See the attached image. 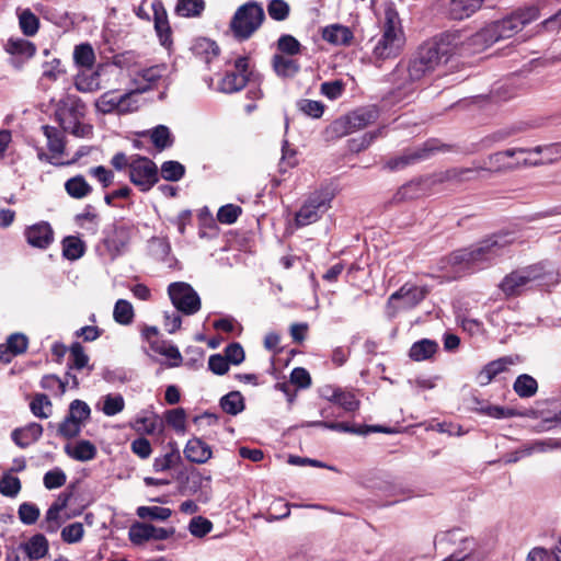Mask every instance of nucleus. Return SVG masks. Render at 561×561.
I'll return each instance as SVG.
<instances>
[{
  "label": "nucleus",
  "mask_w": 561,
  "mask_h": 561,
  "mask_svg": "<svg viewBox=\"0 0 561 561\" xmlns=\"http://www.w3.org/2000/svg\"><path fill=\"white\" fill-rule=\"evenodd\" d=\"M459 32H445L433 42L419 47L408 64H399L392 72V81L399 89L409 90L412 85L446 65L460 49Z\"/></svg>",
  "instance_id": "obj_1"
},
{
  "label": "nucleus",
  "mask_w": 561,
  "mask_h": 561,
  "mask_svg": "<svg viewBox=\"0 0 561 561\" xmlns=\"http://www.w3.org/2000/svg\"><path fill=\"white\" fill-rule=\"evenodd\" d=\"M511 232L494 233L480 242L453 252L448 259L455 273H466L484 267L504 255L515 242Z\"/></svg>",
  "instance_id": "obj_2"
},
{
  "label": "nucleus",
  "mask_w": 561,
  "mask_h": 561,
  "mask_svg": "<svg viewBox=\"0 0 561 561\" xmlns=\"http://www.w3.org/2000/svg\"><path fill=\"white\" fill-rule=\"evenodd\" d=\"M54 106L55 116L65 131L78 138L91 137L93 128L83 122L87 107L80 98L67 93Z\"/></svg>",
  "instance_id": "obj_3"
},
{
  "label": "nucleus",
  "mask_w": 561,
  "mask_h": 561,
  "mask_svg": "<svg viewBox=\"0 0 561 561\" xmlns=\"http://www.w3.org/2000/svg\"><path fill=\"white\" fill-rule=\"evenodd\" d=\"M404 45V35L399 13L392 3H388L383 11L382 35L374 47V56L378 59H388L398 56Z\"/></svg>",
  "instance_id": "obj_4"
},
{
  "label": "nucleus",
  "mask_w": 561,
  "mask_h": 561,
  "mask_svg": "<svg viewBox=\"0 0 561 561\" xmlns=\"http://www.w3.org/2000/svg\"><path fill=\"white\" fill-rule=\"evenodd\" d=\"M538 18L539 9L537 7L530 5L517 9L504 19L490 23V26L494 31L495 37L499 42L501 39L514 36L526 25L536 21Z\"/></svg>",
  "instance_id": "obj_5"
},
{
  "label": "nucleus",
  "mask_w": 561,
  "mask_h": 561,
  "mask_svg": "<svg viewBox=\"0 0 561 561\" xmlns=\"http://www.w3.org/2000/svg\"><path fill=\"white\" fill-rule=\"evenodd\" d=\"M332 194L329 191L312 193L296 213V224L299 227L317 222L331 207Z\"/></svg>",
  "instance_id": "obj_6"
},
{
  "label": "nucleus",
  "mask_w": 561,
  "mask_h": 561,
  "mask_svg": "<svg viewBox=\"0 0 561 561\" xmlns=\"http://www.w3.org/2000/svg\"><path fill=\"white\" fill-rule=\"evenodd\" d=\"M542 275L540 265L525 266L506 275L500 287L506 296H517L529 288L534 282L540 279Z\"/></svg>",
  "instance_id": "obj_7"
},
{
  "label": "nucleus",
  "mask_w": 561,
  "mask_h": 561,
  "mask_svg": "<svg viewBox=\"0 0 561 561\" xmlns=\"http://www.w3.org/2000/svg\"><path fill=\"white\" fill-rule=\"evenodd\" d=\"M168 294L178 311L184 314H194L201 309V299L194 288L184 282L169 285Z\"/></svg>",
  "instance_id": "obj_8"
},
{
  "label": "nucleus",
  "mask_w": 561,
  "mask_h": 561,
  "mask_svg": "<svg viewBox=\"0 0 561 561\" xmlns=\"http://www.w3.org/2000/svg\"><path fill=\"white\" fill-rule=\"evenodd\" d=\"M129 180L142 192L149 191L159 180L157 165L146 157L136 156L129 163Z\"/></svg>",
  "instance_id": "obj_9"
},
{
  "label": "nucleus",
  "mask_w": 561,
  "mask_h": 561,
  "mask_svg": "<svg viewBox=\"0 0 561 561\" xmlns=\"http://www.w3.org/2000/svg\"><path fill=\"white\" fill-rule=\"evenodd\" d=\"M426 296L423 287L415 285H403L399 290L393 293L387 302L389 316L394 317L400 309H410L419 305Z\"/></svg>",
  "instance_id": "obj_10"
},
{
  "label": "nucleus",
  "mask_w": 561,
  "mask_h": 561,
  "mask_svg": "<svg viewBox=\"0 0 561 561\" xmlns=\"http://www.w3.org/2000/svg\"><path fill=\"white\" fill-rule=\"evenodd\" d=\"M526 153V148H511L503 151H497L488 157V165H480L482 171L488 170L492 172H504L513 170L523 164V158Z\"/></svg>",
  "instance_id": "obj_11"
},
{
  "label": "nucleus",
  "mask_w": 561,
  "mask_h": 561,
  "mask_svg": "<svg viewBox=\"0 0 561 561\" xmlns=\"http://www.w3.org/2000/svg\"><path fill=\"white\" fill-rule=\"evenodd\" d=\"M458 32L462 35L460 31ZM461 41L462 44L457 54H461L463 51L479 53L497 42L494 31L491 28L490 24L485 25L483 28L467 38L461 36Z\"/></svg>",
  "instance_id": "obj_12"
},
{
  "label": "nucleus",
  "mask_w": 561,
  "mask_h": 561,
  "mask_svg": "<svg viewBox=\"0 0 561 561\" xmlns=\"http://www.w3.org/2000/svg\"><path fill=\"white\" fill-rule=\"evenodd\" d=\"M525 154L528 156L523 158L525 167L552 163L561 158V145L553 144L537 146L530 149L526 148Z\"/></svg>",
  "instance_id": "obj_13"
},
{
  "label": "nucleus",
  "mask_w": 561,
  "mask_h": 561,
  "mask_svg": "<svg viewBox=\"0 0 561 561\" xmlns=\"http://www.w3.org/2000/svg\"><path fill=\"white\" fill-rule=\"evenodd\" d=\"M318 425H323L324 427L344 433H352L358 435H367L369 433H385V434H393L399 433L400 428L397 426H385V425H367L366 423H317Z\"/></svg>",
  "instance_id": "obj_14"
},
{
  "label": "nucleus",
  "mask_w": 561,
  "mask_h": 561,
  "mask_svg": "<svg viewBox=\"0 0 561 561\" xmlns=\"http://www.w3.org/2000/svg\"><path fill=\"white\" fill-rule=\"evenodd\" d=\"M459 533L460 529H453L439 536V545H455L456 542H459L461 546L458 551H455L443 561H463L473 551V540L463 536H458Z\"/></svg>",
  "instance_id": "obj_15"
},
{
  "label": "nucleus",
  "mask_w": 561,
  "mask_h": 561,
  "mask_svg": "<svg viewBox=\"0 0 561 561\" xmlns=\"http://www.w3.org/2000/svg\"><path fill=\"white\" fill-rule=\"evenodd\" d=\"M27 243L33 248L47 249L54 241V231L46 221L27 227L24 231Z\"/></svg>",
  "instance_id": "obj_16"
},
{
  "label": "nucleus",
  "mask_w": 561,
  "mask_h": 561,
  "mask_svg": "<svg viewBox=\"0 0 561 561\" xmlns=\"http://www.w3.org/2000/svg\"><path fill=\"white\" fill-rule=\"evenodd\" d=\"M436 148L432 147L430 144H425L423 147L409 149L402 154L391 158L387 161L386 167L390 170H401L407 165L413 164L421 160H424L430 157L431 152H433Z\"/></svg>",
  "instance_id": "obj_17"
},
{
  "label": "nucleus",
  "mask_w": 561,
  "mask_h": 561,
  "mask_svg": "<svg viewBox=\"0 0 561 561\" xmlns=\"http://www.w3.org/2000/svg\"><path fill=\"white\" fill-rule=\"evenodd\" d=\"M165 71L167 67L164 65H157L138 70L133 77L134 88L140 93L147 92L158 83Z\"/></svg>",
  "instance_id": "obj_18"
},
{
  "label": "nucleus",
  "mask_w": 561,
  "mask_h": 561,
  "mask_svg": "<svg viewBox=\"0 0 561 561\" xmlns=\"http://www.w3.org/2000/svg\"><path fill=\"white\" fill-rule=\"evenodd\" d=\"M323 41L334 46H350L354 39V34L348 26L335 23L322 28Z\"/></svg>",
  "instance_id": "obj_19"
},
{
  "label": "nucleus",
  "mask_w": 561,
  "mask_h": 561,
  "mask_svg": "<svg viewBox=\"0 0 561 561\" xmlns=\"http://www.w3.org/2000/svg\"><path fill=\"white\" fill-rule=\"evenodd\" d=\"M512 356H504L486 364L477 375V381L481 386L489 385L497 375L505 371L508 366L514 365Z\"/></svg>",
  "instance_id": "obj_20"
},
{
  "label": "nucleus",
  "mask_w": 561,
  "mask_h": 561,
  "mask_svg": "<svg viewBox=\"0 0 561 561\" xmlns=\"http://www.w3.org/2000/svg\"><path fill=\"white\" fill-rule=\"evenodd\" d=\"M43 434L41 423H27L25 426L15 428L12 434V440L20 447L26 448L37 442Z\"/></svg>",
  "instance_id": "obj_21"
},
{
  "label": "nucleus",
  "mask_w": 561,
  "mask_h": 561,
  "mask_svg": "<svg viewBox=\"0 0 561 561\" xmlns=\"http://www.w3.org/2000/svg\"><path fill=\"white\" fill-rule=\"evenodd\" d=\"M20 548L30 560H39L48 553L49 542L43 534H35L28 540L22 542Z\"/></svg>",
  "instance_id": "obj_22"
},
{
  "label": "nucleus",
  "mask_w": 561,
  "mask_h": 561,
  "mask_svg": "<svg viewBox=\"0 0 561 561\" xmlns=\"http://www.w3.org/2000/svg\"><path fill=\"white\" fill-rule=\"evenodd\" d=\"M184 456L191 462L204 463L211 457V449L202 439L192 438L185 445Z\"/></svg>",
  "instance_id": "obj_23"
},
{
  "label": "nucleus",
  "mask_w": 561,
  "mask_h": 561,
  "mask_svg": "<svg viewBox=\"0 0 561 561\" xmlns=\"http://www.w3.org/2000/svg\"><path fill=\"white\" fill-rule=\"evenodd\" d=\"M239 73H228L220 82V89L225 93H233L245 87V59L239 58L236 61Z\"/></svg>",
  "instance_id": "obj_24"
},
{
  "label": "nucleus",
  "mask_w": 561,
  "mask_h": 561,
  "mask_svg": "<svg viewBox=\"0 0 561 561\" xmlns=\"http://www.w3.org/2000/svg\"><path fill=\"white\" fill-rule=\"evenodd\" d=\"M484 0H449L448 14L454 20H463L479 10Z\"/></svg>",
  "instance_id": "obj_25"
},
{
  "label": "nucleus",
  "mask_w": 561,
  "mask_h": 561,
  "mask_svg": "<svg viewBox=\"0 0 561 561\" xmlns=\"http://www.w3.org/2000/svg\"><path fill=\"white\" fill-rule=\"evenodd\" d=\"M27 347V339L25 335L15 333L8 337L7 343L0 345V359L10 360V355L23 353Z\"/></svg>",
  "instance_id": "obj_26"
},
{
  "label": "nucleus",
  "mask_w": 561,
  "mask_h": 561,
  "mask_svg": "<svg viewBox=\"0 0 561 561\" xmlns=\"http://www.w3.org/2000/svg\"><path fill=\"white\" fill-rule=\"evenodd\" d=\"M225 36L232 37L238 42L245 39V3L241 4L234 12Z\"/></svg>",
  "instance_id": "obj_27"
},
{
  "label": "nucleus",
  "mask_w": 561,
  "mask_h": 561,
  "mask_svg": "<svg viewBox=\"0 0 561 561\" xmlns=\"http://www.w3.org/2000/svg\"><path fill=\"white\" fill-rule=\"evenodd\" d=\"M88 70L84 69L78 72L73 81L76 89L82 93L95 92L101 88L99 72Z\"/></svg>",
  "instance_id": "obj_28"
},
{
  "label": "nucleus",
  "mask_w": 561,
  "mask_h": 561,
  "mask_svg": "<svg viewBox=\"0 0 561 561\" xmlns=\"http://www.w3.org/2000/svg\"><path fill=\"white\" fill-rule=\"evenodd\" d=\"M154 10V28L163 46L171 44V28L168 21L165 10L161 4H153Z\"/></svg>",
  "instance_id": "obj_29"
},
{
  "label": "nucleus",
  "mask_w": 561,
  "mask_h": 561,
  "mask_svg": "<svg viewBox=\"0 0 561 561\" xmlns=\"http://www.w3.org/2000/svg\"><path fill=\"white\" fill-rule=\"evenodd\" d=\"M130 240V228L126 225H117L114 227L113 233L107 238V247L111 251L119 254Z\"/></svg>",
  "instance_id": "obj_30"
},
{
  "label": "nucleus",
  "mask_w": 561,
  "mask_h": 561,
  "mask_svg": "<svg viewBox=\"0 0 561 561\" xmlns=\"http://www.w3.org/2000/svg\"><path fill=\"white\" fill-rule=\"evenodd\" d=\"M4 50L10 55H19L28 59L35 55L36 46L27 39L11 37L7 41Z\"/></svg>",
  "instance_id": "obj_31"
},
{
  "label": "nucleus",
  "mask_w": 561,
  "mask_h": 561,
  "mask_svg": "<svg viewBox=\"0 0 561 561\" xmlns=\"http://www.w3.org/2000/svg\"><path fill=\"white\" fill-rule=\"evenodd\" d=\"M438 350V344L430 339H423L412 344L409 355L413 360L421 362L431 358Z\"/></svg>",
  "instance_id": "obj_32"
},
{
  "label": "nucleus",
  "mask_w": 561,
  "mask_h": 561,
  "mask_svg": "<svg viewBox=\"0 0 561 561\" xmlns=\"http://www.w3.org/2000/svg\"><path fill=\"white\" fill-rule=\"evenodd\" d=\"M513 390L519 398L528 399L537 393L538 382L533 376L522 374L515 379Z\"/></svg>",
  "instance_id": "obj_33"
},
{
  "label": "nucleus",
  "mask_w": 561,
  "mask_h": 561,
  "mask_svg": "<svg viewBox=\"0 0 561 561\" xmlns=\"http://www.w3.org/2000/svg\"><path fill=\"white\" fill-rule=\"evenodd\" d=\"M193 51L196 56L203 58L206 62L211 61L219 55L217 43L210 38L202 37L195 41Z\"/></svg>",
  "instance_id": "obj_34"
},
{
  "label": "nucleus",
  "mask_w": 561,
  "mask_h": 561,
  "mask_svg": "<svg viewBox=\"0 0 561 561\" xmlns=\"http://www.w3.org/2000/svg\"><path fill=\"white\" fill-rule=\"evenodd\" d=\"M355 133L347 114L333 121L325 129V137L328 140L339 139Z\"/></svg>",
  "instance_id": "obj_35"
},
{
  "label": "nucleus",
  "mask_w": 561,
  "mask_h": 561,
  "mask_svg": "<svg viewBox=\"0 0 561 561\" xmlns=\"http://www.w3.org/2000/svg\"><path fill=\"white\" fill-rule=\"evenodd\" d=\"M482 171L479 167L474 168H453L447 170L443 176L442 181L462 183L466 181H471L478 178V173Z\"/></svg>",
  "instance_id": "obj_36"
},
{
  "label": "nucleus",
  "mask_w": 561,
  "mask_h": 561,
  "mask_svg": "<svg viewBox=\"0 0 561 561\" xmlns=\"http://www.w3.org/2000/svg\"><path fill=\"white\" fill-rule=\"evenodd\" d=\"M355 131L365 128L377 119V112L370 108H357L347 114Z\"/></svg>",
  "instance_id": "obj_37"
},
{
  "label": "nucleus",
  "mask_w": 561,
  "mask_h": 561,
  "mask_svg": "<svg viewBox=\"0 0 561 561\" xmlns=\"http://www.w3.org/2000/svg\"><path fill=\"white\" fill-rule=\"evenodd\" d=\"M65 190L71 197L81 199L91 193L92 187L82 175H77L67 180Z\"/></svg>",
  "instance_id": "obj_38"
},
{
  "label": "nucleus",
  "mask_w": 561,
  "mask_h": 561,
  "mask_svg": "<svg viewBox=\"0 0 561 561\" xmlns=\"http://www.w3.org/2000/svg\"><path fill=\"white\" fill-rule=\"evenodd\" d=\"M482 415L492 419H511V417H524L527 416L525 413H520L511 408H504L499 405H492L490 403H483L479 408Z\"/></svg>",
  "instance_id": "obj_39"
},
{
  "label": "nucleus",
  "mask_w": 561,
  "mask_h": 561,
  "mask_svg": "<svg viewBox=\"0 0 561 561\" xmlns=\"http://www.w3.org/2000/svg\"><path fill=\"white\" fill-rule=\"evenodd\" d=\"M73 60L78 67L91 69L95 62V54L90 44L77 45L73 49Z\"/></svg>",
  "instance_id": "obj_40"
},
{
  "label": "nucleus",
  "mask_w": 561,
  "mask_h": 561,
  "mask_svg": "<svg viewBox=\"0 0 561 561\" xmlns=\"http://www.w3.org/2000/svg\"><path fill=\"white\" fill-rule=\"evenodd\" d=\"M220 407L221 409L234 416L238 413H240L244 409V401L243 396L239 391H231L220 400Z\"/></svg>",
  "instance_id": "obj_41"
},
{
  "label": "nucleus",
  "mask_w": 561,
  "mask_h": 561,
  "mask_svg": "<svg viewBox=\"0 0 561 561\" xmlns=\"http://www.w3.org/2000/svg\"><path fill=\"white\" fill-rule=\"evenodd\" d=\"M68 455L78 461H89L96 457V447L89 440H80L72 450H67Z\"/></svg>",
  "instance_id": "obj_42"
},
{
  "label": "nucleus",
  "mask_w": 561,
  "mask_h": 561,
  "mask_svg": "<svg viewBox=\"0 0 561 561\" xmlns=\"http://www.w3.org/2000/svg\"><path fill=\"white\" fill-rule=\"evenodd\" d=\"M121 94L114 91H107L103 93L96 101L95 107L103 114L112 113L117 111L119 113Z\"/></svg>",
  "instance_id": "obj_43"
},
{
  "label": "nucleus",
  "mask_w": 561,
  "mask_h": 561,
  "mask_svg": "<svg viewBox=\"0 0 561 561\" xmlns=\"http://www.w3.org/2000/svg\"><path fill=\"white\" fill-rule=\"evenodd\" d=\"M204 9V0H178L175 12L184 18H194L201 15Z\"/></svg>",
  "instance_id": "obj_44"
},
{
  "label": "nucleus",
  "mask_w": 561,
  "mask_h": 561,
  "mask_svg": "<svg viewBox=\"0 0 561 561\" xmlns=\"http://www.w3.org/2000/svg\"><path fill=\"white\" fill-rule=\"evenodd\" d=\"M43 131L47 138L48 148L53 153V158L61 156L65 150V141L60 133L56 128L50 126H44Z\"/></svg>",
  "instance_id": "obj_45"
},
{
  "label": "nucleus",
  "mask_w": 561,
  "mask_h": 561,
  "mask_svg": "<svg viewBox=\"0 0 561 561\" xmlns=\"http://www.w3.org/2000/svg\"><path fill=\"white\" fill-rule=\"evenodd\" d=\"M19 25L24 35L33 36L38 31L39 20L30 9H24L19 13Z\"/></svg>",
  "instance_id": "obj_46"
},
{
  "label": "nucleus",
  "mask_w": 561,
  "mask_h": 561,
  "mask_svg": "<svg viewBox=\"0 0 561 561\" xmlns=\"http://www.w3.org/2000/svg\"><path fill=\"white\" fill-rule=\"evenodd\" d=\"M423 192L420 181H411L402 185L393 195L394 203H402L409 199L417 198Z\"/></svg>",
  "instance_id": "obj_47"
},
{
  "label": "nucleus",
  "mask_w": 561,
  "mask_h": 561,
  "mask_svg": "<svg viewBox=\"0 0 561 561\" xmlns=\"http://www.w3.org/2000/svg\"><path fill=\"white\" fill-rule=\"evenodd\" d=\"M273 67L275 72L282 77H293L299 70V65L289 58L282 55H276L273 58Z\"/></svg>",
  "instance_id": "obj_48"
},
{
  "label": "nucleus",
  "mask_w": 561,
  "mask_h": 561,
  "mask_svg": "<svg viewBox=\"0 0 561 561\" xmlns=\"http://www.w3.org/2000/svg\"><path fill=\"white\" fill-rule=\"evenodd\" d=\"M136 514L141 519L167 520L172 515V511L161 506H139Z\"/></svg>",
  "instance_id": "obj_49"
},
{
  "label": "nucleus",
  "mask_w": 561,
  "mask_h": 561,
  "mask_svg": "<svg viewBox=\"0 0 561 561\" xmlns=\"http://www.w3.org/2000/svg\"><path fill=\"white\" fill-rule=\"evenodd\" d=\"M113 317L119 324L127 325L131 323L134 319V308L131 304L125 299H118L114 307Z\"/></svg>",
  "instance_id": "obj_50"
},
{
  "label": "nucleus",
  "mask_w": 561,
  "mask_h": 561,
  "mask_svg": "<svg viewBox=\"0 0 561 561\" xmlns=\"http://www.w3.org/2000/svg\"><path fill=\"white\" fill-rule=\"evenodd\" d=\"M181 459L180 451L178 449H171L167 454L154 459L153 469L156 472L170 470L179 465Z\"/></svg>",
  "instance_id": "obj_51"
},
{
  "label": "nucleus",
  "mask_w": 561,
  "mask_h": 561,
  "mask_svg": "<svg viewBox=\"0 0 561 561\" xmlns=\"http://www.w3.org/2000/svg\"><path fill=\"white\" fill-rule=\"evenodd\" d=\"M84 244L77 237H67L62 241V254L68 260H77L83 255Z\"/></svg>",
  "instance_id": "obj_52"
},
{
  "label": "nucleus",
  "mask_w": 561,
  "mask_h": 561,
  "mask_svg": "<svg viewBox=\"0 0 561 561\" xmlns=\"http://www.w3.org/2000/svg\"><path fill=\"white\" fill-rule=\"evenodd\" d=\"M22 489L21 480L10 473L0 478V493L7 497H15Z\"/></svg>",
  "instance_id": "obj_53"
},
{
  "label": "nucleus",
  "mask_w": 561,
  "mask_h": 561,
  "mask_svg": "<svg viewBox=\"0 0 561 561\" xmlns=\"http://www.w3.org/2000/svg\"><path fill=\"white\" fill-rule=\"evenodd\" d=\"M84 527L80 522H75L65 526L61 529L60 537L61 540L68 545L80 542L84 536Z\"/></svg>",
  "instance_id": "obj_54"
},
{
  "label": "nucleus",
  "mask_w": 561,
  "mask_h": 561,
  "mask_svg": "<svg viewBox=\"0 0 561 561\" xmlns=\"http://www.w3.org/2000/svg\"><path fill=\"white\" fill-rule=\"evenodd\" d=\"M152 347L157 353L172 360L170 364V366L172 367L179 366L183 360V357L179 348L170 343L161 342L154 344Z\"/></svg>",
  "instance_id": "obj_55"
},
{
  "label": "nucleus",
  "mask_w": 561,
  "mask_h": 561,
  "mask_svg": "<svg viewBox=\"0 0 561 561\" xmlns=\"http://www.w3.org/2000/svg\"><path fill=\"white\" fill-rule=\"evenodd\" d=\"M151 524L135 523L129 528V539L134 545H141L150 540Z\"/></svg>",
  "instance_id": "obj_56"
},
{
  "label": "nucleus",
  "mask_w": 561,
  "mask_h": 561,
  "mask_svg": "<svg viewBox=\"0 0 561 561\" xmlns=\"http://www.w3.org/2000/svg\"><path fill=\"white\" fill-rule=\"evenodd\" d=\"M18 514L24 525H34L38 520L41 512L36 504L24 502L19 506Z\"/></svg>",
  "instance_id": "obj_57"
},
{
  "label": "nucleus",
  "mask_w": 561,
  "mask_h": 561,
  "mask_svg": "<svg viewBox=\"0 0 561 561\" xmlns=\"http://www.w3.org/2000/svg\"><path fill=\"white\" fill-rule=\"evenodd\" d=\"M264 18V11L260 5L248 2V37L261 25Z\"/></svg>",
  "instance_id": "obj_58"
},
{
  "label": "nucleus",
  "mask_w": 561,
  "mask_h": 561,
  "mask_svg": "<svg viewBox=\"0 0 561 561\" xmlns=\"http://www.w3.org/2000/svg\"><path fill=\"white\" fill-rule=\"evenodd\" d=\"M30 408L36 417L47 419L50 416L51 403L45 394H37L32 400Z\"/></svg>",
  "instance_id": "obj_59"
},
{
  "label": "nucleus",
  "mask_w": 561,
  "mask_h": 561,
  "mask_svg": "<svg viewBox=\"0 0 561 561\" xmlns=\"http://www.w3.org/2000/svg\"><path fill=\"white\" fill-rule=\"evenodd\" d=\"M211 529L213 523L203 516L193 517L188 525L190 533L197 538L205 537Z\"/></svg>",
  "instance_id": "obj_60"
},
{
  "label": "nucleus",
  "mask_w": 561,
  "mask_h": 561,
  "mask_svg": "<svg viewBox=\"0 0 561 561\" xmlns=\"http://www.w3.org/2000/svg\"><path fill=\"white\" fill-rule=\"evenodd\" d=\"M150 138L159 150H163L172 145L169 128L164 125H159L151 130Z\"/></svg>",
  "instance_id": "obj_61"
},
{
  "label": "nucleus",
  "mask_w": 561,
  "mask_h": 561,
  "mask_svg": "<svg viewBox=\"0 0 561 561\" xmlns=\"http://www.w3.org/2000/svg\"><path fill=\"white\" fill-rule=\"evenodd\" d=\"M67 481L66 473L60 468H54L44 474L43 482L46 489L61 488Z\"/></svg>",
  "instance_id": "obj_62"
},
{
  "label": "nucleus",
  "mask_w": 561,
  "mask_h": 561,
  "mask_svg": "<svg viewBox=\"0 0 561 561\" xmlns=\"http://www.w3.org/2000/svg\"><path fill=\"white\" fill-rule=\"evenodd\" d=\"M150 253L158 260H165L170 254L171 247L167 238L154 237L149 241Z\"/></svg>",
  "instance_id": "obj_63"
},
{
  "label": "nucleus",
  "mask_w": 561,
  "mask_h": 561,
  "mask_svg": "<svg viewBox=\"0 0 561 561\" xmlns=\"http://www.w3.org/2000/svg\"><path fill=\"white\" fill-rule=\"evenodd\" d=\"M184 171V167L178 161H167L161 167V175L167 181H179Z\"/></svg>",
  "instance_id": "obj_64"
}]
</instances>
